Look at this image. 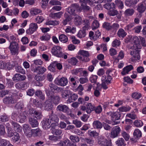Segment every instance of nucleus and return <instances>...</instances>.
<instances>
[{
    "label": "nucleus",
    "mask_w": 146,
    "mask_h": 146,
    "mask_svg": "<svg viewBox=\"0 0 146 146\" xmlns=\"http://www.w3.org/2000/svg\"><path fill=\"white\" fill-rule=\"evenodd\" d=\"M59 39L60 41L63 43H66L68 40L67 37L64 34H61L59 37Z\"/></svg>",
    "instance_id": "nucleus-41"
},
{
    "label": "nucleus",
    "mask_w": 146,
    "mask_h": 146,
    "mask_svg": "<svg viewBox=\"0 0 146 146\" xmlns=\"http://www.w3.org/2000/svg\"><path fill=\"white\" fill-rule=\"evenodd\" d=\"M11 123L15 131L18 132L21 131L22 128L17 123L13 121H12Z\"/></svg>",
    "instance_id": "nucleus-24"
},
{
    "label": "nucleus",
    "mask_w": 146,
    "mask_h": 146,
    "mask_svg": "<svg viewBox=\"0 0 146 146\" xmlns=\"http://www.w3.org/2000/svg\"><path fill=\"white\" fill-rule=\"evenodd\" d=\"M9 120L8 117L6 115L0 116V121L2 122H6Z\"/></svg>",
    "instance_id": "nucleus-60"
},
{
    "label": "nucleus",
    "mask_w": 146,
    "mask_h": 146,
    "mask_svg": "<svg viewBox=\"0 0 146 146\" xmlns=\"http://www.w3.org/2000/svg\"><path fill=\"white\" fill-rule=\"evenodd\" d=\"M44 106L45 109L48 111L52 109L53 107L50 102L48 100H46L45 102Z\"/></svg>",
    "instance_id": "nucleus-28"
},
{
    "label": "nucleus",
    "mask_w": 146,
    "mask_h": 146,
    "mask_svg": "<svg viewBox=\"0 0 146 146\" xmlns=\"http://www.w3.org/2000/svg\"><path fill=\"white\" fill-rule=\"evenodd\" d=\"M98 77L96 75H94L92 77H90V80L92 83H94L93 85V87H95V85L96 84V86L97 89L98 88V86L100 84L99 83H96V80L97 79Z\"/></svg>",
    "instance_id": "nucleus-23"
},
{
    "label": "nucleus",
    "mask_w": 146,
    "mask_h": 146,
    "mask_svg": "<svg viewBox=\"0 0 146 146\" xmlns=\"http://www.w3.org/2000/svg\"><path fill=\"white\" fill-rule=\"evenodd\" d=\"M29 123L33 127H37L38 125V121L34 117H29Z\"/></svg>",
    "instance_id": "nucleus-18"
},
{
    "label": "nucleus",
    "mask_w": 146,
    "mask_h": 146,
    "mask_svg": "<svg viewBox=\"0 0 146 146\" xmlns=\"http://www.w3.org/2000/svg\"><path fill=\"white\" fill-rule=\"evenodd\" d=\"M41 12V10L37 9L31 10V13L32 15H35L40 13Z\"/></svg>",
    "instance_id": "nucleus-55"
},
{
    "label": "nucleus",
    "mask_w": 146,
    "mask_h": 146,
    "mask_svg": "<svg viewBox=\"0 0 146 146\" xmlns=\"http://www.w3.org/2000/svg\"><path fill=\"white\" fill-rule=\"evenodd\" d=\"M56 109L58 111H61L66 113H68L69 110L68 106L63 104L58 105Z\"/></svg>",
    "instance_id": "nucleus-12"
},
{
    "label": "nucleus",
    "mask_w": 146,
    "mask_h": 146,
    "mask_svg": "<svg viewBox=\"0 0 146 146\" xmlns=\"http://www.w3.org/2000/svg\"><path fill=\"white\" fill-rule=\"evenodd\" d=\"M139 40L138 37L137 36H134L133 38L132 42L134 43L133 45V49H140L141 46L139 44Z\"/></svg>",
    "instance_id": "nucleus-11"
},
{
    "label": "nucleus",
    "mask_w": 146,
    "mask_h": 146,
    "mask_svg": "<svg viewBox=\"0 0 146 146\" xmlns=\"http://www.w3.org/2000/svg\"><path fill=\"white\" fill-rule=\"evenodd\" d=\"M81 9L79 7V5L77 3H74L68 7L66 9V11L71 15L76 16L77 12H79Z\"/></svg>",
    "instance_id": "nucleus-2"
},
{
    "label": "nucleus",
    "mask_w": 146,
    "mask_h": 146,
    "mask_svg": "<svg viewBox=\"0 0 146 146\" xmlns=\"http://www.w3.org/2000/svg\"><path fill=\"white\" fill-rule=\"evenodd\" d=\"M62 130L61 129H53L51 130V133L54 135L59 136L62 134Z\"/></svg>",
    "instance_id": "nucleus-31"
},
{
    "label": "nucleus",
    "mask_w": 146,
    "mask_h": 146,
    "mask_svg": "<svg viewBox=\"0 0 146 146\" xmlns=\"http://www.w3.org/2000/svg\"><path fill=\"white\" fill-rule=\"evenodd\" d=\"M62 48L58 46H54L52 47L51 52L53 54L54 56L60 58H63L65 59L67 58V56L63 53L60 50Z\"/></svg>",
    "instance_id": "nucleus-1"
},
{
    "label": "nucleus",
    "mask_w": 146,
    "mask_h": 146,
    "mask_svg": "<svg viewBox=\"0 0 146 146\" xmlns=\"http://www.w3.org/2000/svg\"><path fill=\"white\" fill-rule=\"evenodd\" d=\"M86 35V32L82 30L79 31L78 33L77 34V36L79 38H82L85 37Z\"/></svg>",
    "instance_id": "nucleus-58"
},
{
    "label": "nucleus",
    "mask_w": 146,
    "mask_h": 146,
    "mask_svg": "<svg viewBox=\"0 0 146 146\" xmlns=\"http://www.w3.org/2000/svg\"><path fill=\"white\" fill-rule=\"evenodd\" d=\"M31 68L32 71L39 74H43L46 70V69L44 67L42 66L34 67L33 66L32 67H31Z\"/></svg>",
    "instance_id": "nucleus-8"
},
{
    "label": "nucleus",
    "mask_w": 146,
    "mask_h": 146,
    "mask_svg": "<svg viewBox=\"0 0 146 146\" xmlns=\"http://www.w3.org/2000/svg\"><path fill=\"white\" fill-rule=\"evenodd\" d=\"M104 7L105 9L110 10L112 8H114V3H106L104 5Z\"/></svg>",
    "instance_id": "nucleus-45"
},
{
    "label": "nucleus",
    "mask_w": 146,
    "mask_h": 146,
    "mask_svg": "<svg viewBox=\"0 0 146 146\" xmlns=\"http://www.w3.org/2000/svg\"><path fill=\"white\" fill-rule=\"evenodd\" d=\"M47 96L49 100H51L55 104H57L60 101V98L58 96L53 95V93L50 91L46 92Z\"/></svg>",
    "instance_id": "nucleus-4"
},
{
    "label": "nucleus",
    "mask_w": 146,
    "mask_h": 146,
    "mask_svg": "<svg viewBox=\"0 0 146 146\" xmlns=\"http://www.w3.org/2000/svg\"><path fill=\"white\" fill-rule=\"evenodd\" d=\"M132 96L135 99H139L141 97V95L140 93L135 92L132 94Z\"/></svg>",
    "instance_id": "nucleus-61"
},
{
    "label": "nucleus",
    "mask_w": 146,
    "mask_h": 146,
    "mask_svg": "<svg viewBox=\"0 0 146 146\" xmlns=\"http://www.w3.org/2000/svg\"><path fill=\"white\" fill-rule=\"evenodd\" d=\"M14 134L13 137L12 138V140L13 142H16L19 139L20 136L19 134L16 132H15Z\"/></svg>",
    "instance_id": "nucleus-50"
},
{
    "label": "nucleus",
    "mask_w": 146,
    "mask_h": 146,
    "mask_svg": "<svg viewBox=\"0 0 146 146\" xmlns=\"http://www.w3.org/2000/svg\"><path fill=\"white\" fill-rule=\"evenodd\" d=\"M109 113L111 116L112 120L113 121V125L117 124L120 123V114L117 112H109Z\"/></svg>",
    "instance_id": "nucleus-5"
},
{
    "label": "nucleus",
    "mask_w": 146,
    "mask_h": 146,
    "mask_svg": "<svg viewBox=\"0 0 146 146\" xmlns=\"http://www.w3.org/2000/svg\"><path fill=\"white\" fill-rule=\"evenodd\" d=\"M71 142L68 139L64 141H61L59 143L58 145L60 146H70Z\"/></svg>",
    "instance_id": "nucleus-34"
},
{
    "label": "nucleus",
    "mask_w": 146,
    "mask_h": 146,
    "mask_svg": "<svg viewBox=\"0 0 146 146\" xmlns=\"http://www.w3.org/2000/svg\"><path fill=\"white\" fill-rule=\"evenodd\" d=\"M106 79V77L103 76L102 78V83L101 84V86L102 88L104 90H106L108 88V87L106 84V82H105V79Z\"/></svg>",
    "instance_id": "nucleus-54"
},
{
    "label": "nucleus",
    "mask_w": 146,
    "mask_h": 146,
    "mask_svg": "<svg viewBox=\"0 0 146 146\" xmlns=\"http://www.w3.org/2000/svg\"><path fill=\"white\" fill-rule=\"evenodd\" d=\"M134 137L136 138L139 139L140 138L142 135L141 131L138 129H136L133 133Z\"/></svg>",
    "instance_id": "nucleus-40"
},
{
    "label": "nucleus",
    "mask_w": 146,
    "mask_h": 146,
    "mask_svg": "<svg viewBox=\"0 0 146 146\" xmlns=\"http://www.w3.org/2000/svg\"><path fill=\"white\" fill-rule=\"evenodd\" d=\"M19 46L18 44L15 41H13L10 43L9 48L11 53L12 55H17L19 53Z\"/></svg>",
    "instance_id": "nucleus-3"
},
{
    "label": "nucleus",
    "mask_w": 146,
    "mask_h": 146,
    "mask_svg": "<svg viewBox=\"0 0 146 146\" xmlns=\"http://www.w3.org/2000/svg\"><path fill=\"white\" fill-rule=\"evenodd\" d=\"M50 121L57 122L58 120L57 116L56 115L53 113V111L52 110L49 115V118Z\"/></svg>",
    "instance_id": "nucleus-21"
},
{
    "label": "nucleus",
    "mask_w": 146,
    "mask_h": 146,
    "mask_svg": "<svg viewBox=\"0 0 146 146\" xmlns=\"http://www.w3.org/2000/svg\"><path fill=\"white\" fill-rule=\"evenodd\" d=\"M4 103L6 104H13L14 103L15 100L11 96L6 97L3 100Z\"/></svg>",
    "instance_id": "nucleus-19"
},
{
    "label": "nucleus",
    "mask_w": 146,
    "mask_h": 146,
    "mask_svg": "<svg viewBox=\"0 0 146 146\" xmlns=\"http://www.w3.org/2000/svg\"><path fill=\"white\" fill-rule=\"evenodd\" d=\"M76 31V29L74 28L73 27L72 29L70 27H68L65 29V31L66 33H68L69 32L72 33H74Z\"/></svg>",
    "instance_id": "nucleus-62"
},
{
    "label": "nucleus",
    "mask_w": 146,
    "mask_h": 146,
    "mask_svg": "<svg viewBox=\"0 0 146 146\" xmlns=\"http://www.w3.org/2000/svg\"><path fill=\"white\" fill-rule=\"evenodd\" d=\"M59 23V22L56 20L49 21L46 23V24L48 25H52L55 26L58 25Z\"/></svg>",
    "instance_id": "nucleus-46"
},
{
    "label": "nucleus",
    "mask_w": 146,
    "mask_h": 146,
    "mask_svg": "<svg viewBox=\"0 0 146 146\" xmlns=\"http://www.w3.org/2000/svg\"><path fill=\"white\" fill-rule=\"evenodd\" d=\"M130 53L131 55L135 58L136 60H139L140 59L139 51L133 49V50L130 51Z\"/></svg>",
    "instance_id": "nucleus-16"
},
{
    "label": "nucleus",
    "mask_w": 146,
    "mask_h": 146,
    "mask_svg": "<svg viewBox=\"0 0 146 146\" xmlns=\"http://www.w3.org/2000/svg\"><path fill=\"white\" fill-rule=\"evenodd\" d=\"M70 139L73 142H78L80 141L79 137L74 135H71L70 137Z\"/></svg>",
    "instance_id": "nucleus-53"
},
{
    "label": "nucleus",
    "mask_w": 146,
    "mask_h": 146,
    "mask_svg": "<svg viewBox=\"0 0 146 146\" xmlns=\"http://www.w3.org/2000/svg\"><path fill=\"white\" fill-rule=\"evenodd\" d=\"M121 129L118 126H116L112 128L110 133V137L112 138L117 137L119 135Z\"/></svg>",
    "instance_id": "nucleus-6"
},
{
    "label": "nucleus",
    "mask_w": 146,
    "mask_h": 146,
    "mask_svg": "<svg viewBox=\"0 0 146 146\" xmlns=\"http://www.w3.org/2000/svg\"><path fill=\"white\" fill-rule=\"evenodd\" d=\"M133 66L131 65L126 66L123 68V71L121 72L122 74L123 75H124L128 73L129 72L133 69Z\"/></svg>",
    "instance_id": "nucleus-25"
},
{
    "label": "nucleus",
    "mask_w": 146,
    "mask_h": 146,
    "mask_svg": "<svg viewBox=\"0 0 146 146\" xmlns=\"http://www.w3.org/2000/svg\"><path fill=\"white\" fill-rule=\"evenodd\" d=\"M38 26L36 23H31L29 26V28L26 31V33L28 34L31 35L36 31L37 29Z\"/></svg>",
    "instance_id": "nucleus-9"
},
{
    "label": "nucleus",
    "mask_w": 146,
    "mask_h": 146,
    "mask_svg": "<svg viewBox=\"0 0 146 146\" xmlns=\"http://www.w3.org/2000/svg\"><path fill=\"white\" fill-rule=\"evenodd\" d=\"M146 9L145 3L143 2L138 4L137 10L139 13H142L145 11Z\"/></svg>",
    "instance_id": "nucleus-17"
},
{
    "label": "nucleus",
    "mask_w": 146,
    "mask_h": 146,
    "mask_svg": "<svg viewBox=\"0 0 146 146\" xmlns=\"http://www.w3.org/2000/svg\"><path fill=\"white\" fill-rule=\"evenodd\" d=\"M114 8L115 6L117 7L119 9H122L124 7L123 2L121 0H115L113 3Z\"/></svg>",
    "instance_id": "nucleus-22"
},
{
    "label": "nucleus",
    "mask_w": 146,
    "mask_h": 146,
    "mask_svg": "<svg viewBox=\"0 0 146 146\" xmlns=\"http://www.w3.org/2000/svg\"><path fill=\"white\" fill-rule=\"evenodd\" d=\"M131 109V108L129 106H122L119 108V110L121 111H129Z\"/></svg>",
    "instance_id": "nucleus-57"
},
{
    "label": "nucleus",
    "mask_w": 146,
    "mask_h": 146,
    "mask_svg": "<svg viewBox=\"0 0 146 146\" xmlns=\"http://www.w3.org/2000/svg\"><path fill=\"white\" fill-rule=\"evenodd\" d=\"M86 112L88 113H90L91 112L95 110V107L90 103H88L86 106Z\"/></svg>",
    "instance_id": "nucleus-29"
},
{
    "label": "nucleus",
    "mask_w": 146,
    "mask_h": 146,
    "mask_svg": "<svg viewBox=\"0 0 146 146\" xmlns=\"http://www.w3.org/2000/svg\"><path fill=\"white\" fill-rule=\"evenodd\" d=\"M99 26V24L98 21L96 20H94L93 22L92 26L93 30L96 29L98 28Z\"/></svg>",
    "instance_id": "nucleus-51"
},
{
    "label": "nucleus",
    "mask_w": 146,
    "mask_h": 146,
    "mask_svg": "<svg viewBox=\"0 0 146 146\" xmlns=\"http://www.w3.org/2000/svg\"><path fill=\"white\" fill-rule=\"evenodd\" d=\"M79 54L83 56L84 58L86 59L89 58L88 57L89 56V54L88 51L83 50H80L79 52Z\"/></svg>",
    "instance_id": "nucleus-38"
},
{
    "label": "nucleus",
    "mask_w": 146,
    "mask_h": 146,
    "mask_svg": "<svg viewBox=\"0 0 146 146\" xmlns=\"http://www.w3.org/2000/svg\"><path fill=\"white\" fill-rule=\"evenodd\" d=\"M35 94L36 96L42 100H44V95L42 93L41 91L37 90L35 92Z\"/></svg>",
    "instance_id": "nucleus-37"
},
{
    "label": "nucleus",
    "mask_w": 146,
    "mask_h": 146,
    "mask_svg": "<svg viewBox=\"0 0 146 146\" xmlns=\"http://www.w3.org/2000/svg\"><path fill=\"white\" fill-rule=\"evenodd\" d=\"M75 21L76 22V24L80 25L81 23L82 20L81 18L78 15H77L75 18Z\"/></svg>",
    "instance_id": "nucleus-59"
},
{
    "label": "nucleus",
    "mask_w": 146,
    "mask_h": 146,
    "mask_svg": "<svg viewBox=\"0 0 146 146\" xmlns=\"http://www.w3.org/2000/svg\"><path fill=\"white\" fill-rule=\"evenodd\" d=\"M34 78L36 81L40 82L44 80V77L43 76H41L36 75L35 76Z\"/></svg>",
    "instance_id": "nucleus-63"
},
{
    "label": "nucleus",
    "mask_w": 146,
    "mask_h": 146,
    "mask_svg": "<svg viewBox=\"0 0 146 146\" xmlns=\"http://www.w3.org/2000/svg\"><path fill=\"white\" fill-rule=\"evenodd\" d=\"M133 124L134 125L137 127H141L143 124V122L139 120H135Z\"/></svg>",
    "instance_id": "nucleus-52"
},
{
    "label": "nucleus",
    "mask_w": 146,
    "mask_h": 146,
    "mask_svg": "<svg viewBox=\"0 0 146 146\" xmlns=\"http://www.w3.org/2000/svg\"><path fill=\"white\" fill-rule=\"evenodd\" d=\"M114 8H112L108 12V14L111 16H114L117 15L118 14V12Z\"/></svg>",
    "instance_id": "nucleus-48"
},
{
    "label": "nucleus",
    "mask_w": 146,
    "mask_h": 146,
    "mask_svg": "<svg viewBox=\"0 0 146 146\" xmlns=\"http://www.w3.org/2000/svg\"><path fill=\"white\" fill-rule=\"evenodd\" d=\"M42 131L39 128L33 129V134L34 136H40L41 135Z\"/></svg>",
    "instance_id": "nucleus-32"
},
{
    "label": "nucleus",
    "mask_w": 146,
    "mask_h": 146,
    "mask_svg": "<svg viewBox=\"0 0 146 146\" xmlns=\"http://www.w3.org/2000/svg\"><path fill=\"white\" fill-rule=\"evenodd\" d=\"M61 137L60 136H56L54 135H49L48 136V139L51 141H56L58 139H61Z\"/></svg>",
    "instance_id": "nucleus-47"
},
{
    "label": "nucleus",
    "mask_w": 146,
    "mask_h": 146,
    "mask_svg": "<svg viewBox=\"0 0 146 146\" xmlns=\"http://www.w3.org/2000/svg\"><path fill=\"white\" fill-rule=\"evenodd\" d=\"M7 136L9 137H11L13 136L15 131H14L10 127H7Z\"/></svg>",
    "instance_id": "nucleus-36"
},
{
    "label": "nucleus",
    "mask_w": 146,
    "mask_h": 146,
    "mask_svg": "<svg viewBox=\"0 0 146 146\" xmlns=\"http://www.w3.org/2000/svg\"><path fill=\"white\" fill-rule=\"evenodd\" d=\"M72 94V92L70 90H64L62 92V97L63 98L66 99L68 96L71 95Z\"/></svg>",
    "instance_id": "nucleus-39"
},
{
    "label": "nucleus",
    "mask_w": 146,
    "mask_h": 146,
    "mask_svg": "<svg viewBox=\"0 0 146 146\" xmlns=\"http://www.w3.org/2000/svg\"><path fill=\"white\" fill-rule=\"evenodd\" d=\"M35 118L38 119H40L42 117V115L40 111L36 110L34 115Z\"/></svg>",
    "instance_id": "nucleus-44"
},
{
    "label": "nucleus",
    "mask_w": 146,
    "mask_h": 146,
    "mask_svg": "<svg viewBox=\"0 0 146 146\" xmlns=\"http://www.w3.org/2000/svg\"><path fill=\"white\" fill-rule=\"evenodd\" d=\"M55 83L57 84L62 86H66L68 83L67 78L62 77L60 79H57L55 81Z\"/></svg>",
    "instance_id": "nucleus-14"
},
{
    "label": "nucleus",
    "mask_w": 146,
    "mask_h": 146,
    "mask_svg": "<svg viewBox=\"0 0 146 146\" xmlns=\"http://www.w3.org/2000/svg\"><path fill=\"white\" fill-rule=\"evenodd\" d=\"M26 79V77L25 75H21L19 74H16L14 76L13 78V80L17 81L25 80Z\"/></svg>",
    "instance_id": "nucleus-20"
},
{
    "label": "nucleus",
    "mask_w": 146,
    "mask_h": 146,
    "mask_svg": "<svg viewBox=\"0 0 146 146\" xmlns=\"http://www.w3.org/2000/svg\"><path fill=\"white\" fill-rule=\"evenodd\" d=\"M9 142V141L6 139H0V146H5Z\"/></svg>",
    "instance_id": "nucleus-64"
},
{
    "label": "nucleus",
    "mask_w": 146,
    "mask_h": 146,
    "mask_svg": "<svg viewBox=\"0 0 146 146\" xmlns=\"http://www.w3.org/2000/svg\"><path fill=\"white\" fill-rule=\"evenodd\" d=\"M78 98V96L77 94H71L70 95V97L68 98V101L70 102H72L74 101H75Z\"/></svg>",
    "instance_id": "nucleus-42"
},
{
    "label": "nucleus",
    "mask_w": 146,
    "mask_h": 146,
    "mask_svg": "<svg viewBox=\"0 0 146 146\" xmlns=\"http://www.w3.org/2000/svg\"><path fill=\"white\" fill-rule=\"evenodd\" d=\"M124 140L122 138H119L116 141V144L118 146H121L122 145H125L124 143Z\"/></svg>",
    "instance_id": "nucleus-49"
},
{
    "label": "nucleus",
    "mask_w": 146,
    "mask_h": 146,
    "mask_svg": "<svg viewBox=\"0 0 146 146\" xmlns=\"http://www.w3.org/2000/svg\"><path fill=\"white\" fill-rule=\"evenodd\" d=\"M93 126L95 129H100L102 127V123L98 120L95 121L93 123Z\"/></svg>",
    "instance_id": "nucleus-26"
},
{
    "label": "nucleus",
    "mask_w": 146,
    "mask_h": 146,
    "mask_svg": "<svg viewBox=\"0 0 146 146\" xmlns=\"http://www.w3.org/2000/svg\"><path fill=\"white\" fill-rule=\"evenodd\" d=\"M134 10L133 9L129 8L125 10L124 14L127 16H131L133 15L134 12Z\"/></svg>",
    "instance_id": "nucleus-35"
},
{
    "label": "nucleus",
    "mask_w": 146,
    "mask_h": 146,
    "mask_svg": "<svg viewBox=\"0 0 146 146\" xmlns=\"http://www.w3.org/2000/svg\"><path fill=\"white\" fill-rule=\"evenodd\" d=\"M51 121L49 119H45L42 122V127L43 129L47 130L49 129L51 126Z\"/></svg>",
    "instance_id": "nucleus-15"
},
{
    "label": "nucleus",
    "mask_w": 146,
    "mask_h": 146,
    "mask_svg": "<svg viewBox=\"0 0 146 146\" xmlns=\"http://www.w3.org/2000/svg\"><path fill=\"white\" fill-rule=\"evenodd\" d=\"M56 65V61L52 62L48 67V70L50 71L54 72L55 70Z\"/></svg>",
    "instance_id": "nucleus-43"
},
{
    "label": "nucleus",
    "mask_w": 146,
    "mask_h": 146,
    "mask_svg": "<svg viewBox=\"0 0 146 146\" xmlns=\"http://www.w3.org/2000/svg\"><path fill=\"white\" fill-rule=\"evenodd\" d=\"M106 139L102 136L99 137L98 138V143L101 146H104Z\"/></svg>",
    "instance_id": "nucleus-27"
},
{
    "label": "nucleus",
    "mask_w": 146,
    "mask_h": 146,
    "mask_svg": "<svg viewBox=\"0 0 146 146\" xmlns=\"http://www.w3.org/2000/svg\"><path fill=\"white\" fill-rule=\"evenodd\" d=\"M27 113L26 111L23 112L20 111L19 112V115L18 116V121L20 123H23L27 120Z\"/></svg>",
    "instance_id": "nucleus-7"
},
{
    "label": "nucleus",
    "mask_w": 146,
    "mask_h": 146,
    "mask_svg": "<svg viewBox=\"0 0 146 146\" xmlns=\"http://www.w3.org/2000/svg\"><path fill=\"white\" fill-rule=\"evenodd\" d=\"M48 90H46V91H50L51 92L53 93L54 94V92L55 91H56L57 92H59L61 91L62 90V88L58 87L55 84H53L52 83H50L49 84V86L48 88Z\"/></svg>",
    "instance_id": "nucleus-13"
},
{
    "label": "nucleus",
    "mask_w": 146,
    "mask_h": 146,
    "mask_svg": "<svg viewBox=\"0 0 146 146\" xmlns=\"http://www.w3.org/2000/svg\"><path fill=\"white\" fill-rule=\"evenodd\" d=\"M117 34L120 37L124 38L127 35V33L122 28L119 29L118 31Z\"/></svg>",
    "instance_id": "nucleus-33"
},
{
    "label": "nucleus",
    "mask_w": 146,
    "mask_h": 146,
    "mask_svg": "<svg viewBox=\"0 0 146 146\" xmlns=\"http://www.w3.org/2000/svg\"><path fill=\"white\" fill-rule=\"evenodd\" d=\"M64 16L65 19L63 21L62 23L64 25H65L67 24L68 22L72 20V18L71 16L68 15L66 13H65Z\"/></svg>",
    "instance_id": "nucleus-30"
},
{
    "label": "nucleus",
    "mask_w": 146,
    "mask_h": 146,
    "mask_svg": "<svg viewBox=\"0 0 146 146\" xmlns=\"http://www.w3.org/2000/svg\"><path fill=\"white\" fill-rule=\"evenodd\" d=\"M80 2L81 3V6L79 5V7L80 9V11L79 12H81L82 10H83L85 11L90 12L92 11L91 8L87 5L85 2V0H81Z\"/></svg>",
    "instance_id": "nucleus-10"
},
{
    "label": "nucleus",
    "mask_w": 146,
    "mask_h": 146,
    "mask_svg": "<svg viewBox=\"0 0 146 146\" xmlns=\"http://www.w3.org/2000/svg\"><path fill=\"white\" fill-rule=\"evenodd\" d=\"M73 123L77 127H80L82 125L81 122L77 119H74L73 121Z\"/></svg>",
    "instance_id": "nucleus-56"
}]
</instances>
